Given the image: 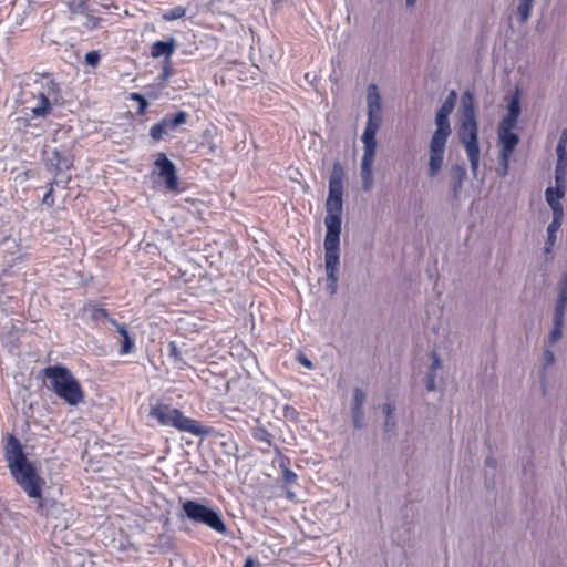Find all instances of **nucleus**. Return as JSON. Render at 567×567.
Instances as JSON below:
<instances>
[{
	"label": "nucleus",
	"instance_id": "obj_34",
	"mask_svg": "<svg viewBox=\"0 0 567 567\" xmlns=\"http://www.w3.org/2000/svg\"><path fill=\"white\" fill-rule=\"evenodd\" d=\"M85 62L95 68L97 66V64L100 63V60H101V55L97 51L93 50V51H90L85 54Z\"/></svg>",
	"mask_w": 567,
	"mask_h": 567
},
{
	"label": "nucleus",
	"instance_id": "obj_45",
	"mask_svg": "<svg viewBox=\"0 0 567 567\" xmlns=\"http://www.w3.org/2000/svg\"><path fill=\"white\" fill-rule=\"evenodd\" d=\"M169 357L174 358L175 360H181V352L174 342L169 343Z\"/></svg>",
	"mask_w": 567,
	"mask_h": 567
},
{
	"label": "nucleus",
	"instance_id": "obj_6",
	"mask_svg": "<svg viewBox=\"0 0 567 567\" xmlns=\"http://www.w3.org/2000/svg\"><path fill=\"white\" fill-rule=\"evenodd\" d=\"M150 416L162 426H171L181 432H187L195 436H207L210 427L203 426L199 421L184 415V413L167 403H157L151 406Z\"/></svg>",
	"mask_w": 567,
	"mask_h": 567
},
{
	"label": "nucleus",
	"instance_id": "obj_38",
	"mask_svg": "<svg viewBox=\"0 0 567 567\" xmlns=\"http://www.w3.org/2000/svg\"><path fill=\"white\" fill-rule=\"evenodd\" d=\"M109 322L116 327L117 332L121 334L123 339L130 336L128 330L126 329L125 324L118 323L115 319H109Z\"/></svg>",
	"mask_w": 567,
	"mask_h": 567
},
{
	"label": "nucleus",
	"instance_id": "obj_30",
	"mask_svg": "<svg viewBox=\"0 0 567 567\" xmlns=\"http://www.w3.org/2000/svg\"><path fill=\"white\" fill-rule=\"evenodd\" d=\"M517 125V120L505 115L498 126V132H512L513 128Z\"/></svg>",
	"mask_w": 567,
	"mask_h": 567
},
{
	"label": "nucleus",
	"instance_id": "obj_18",
	"mask_svg": "<svg viewBox=\"0 0 567 567\" xmlns=\"http://www.w3.org/2000/svg\"><path fill=\"white\" fill-rule=\"evenodd\" d=\"M364 400H365V393L357 388L354 390V393H353V419H354V424L355 426H359V417L361 416L362 414V405L364 403Z\"/></svg>",
	"mask_w": 567,
	"mask_h": 567
},
{
	"label": "nucleus",
	"instance_id": "obj_24",
	"mask_svg": "<svg viewBox=\"0 0 567 567\" xmlns=\"http://www.w3.org/2000/svg\"><path fill=\"white\" fill-rule=\"evenodd\" d=\"M130 100L137 102V115H144L147 112L148 109V102L147 100L140 93L133 92L128 96Z\"/></svg>",
	"mask_w": 567,
	"mask_h": 567
},
{
	"label": "nucleus",
	"instance_id": "obj_26",
	"mask_svg": "<svg viewBox=\"0 0 567 567\" xmlns=\"http://www.w3.org/2000/svg\"><path fill=\"white\" fill-rule=\"evenodd\" d=\"M519 114H520L519 97L517 95H514L508 103V111H507L506 115L518 121Z\"/></svg>",
	"mask_w": 567,
	"mask_h": 567
},
{
	"label": "nucleus",
	"instance_id": "obj_35",
	"mask_svg": "<svg viewBox=\"0 0 567 567\" xmlns=\"http://www.w3.org/2000/svg\"><path fill=\"white\" fill-rule=\"evenodd\" d=\"M566 144H567V132L564 131V133L561 134L559 142L557 144V147H556L557 156H559V154H561L563 156H567Z\"/></svg>",
	"mask_w": 567,
	"mask_h": 567
},
{
	"label": "nucleus",
	"instance_id": "obj_40",
	"mask_svg": "<svg viewBox=\"0 0 567 567\" xmlns=\"http://www.w3.org/2000/svg\"><path fill=\"white\" fill-rule=\"evenodd\" d=\"M102 19L95 16H87L85 27L89 29H97L101 27Z\"/></svg>",
	"mask_w": 567,
	"mask_h": 567
},
{
	"label": "nucleus",
	"instance_id": "obj_33",
	"mask_svg": "<svg viewBox=\"0 0 567 567\" xmlns=\"http://www.w3.org/2000/svg\"><path fill=\"white\" fill-rule=\"evenodd\" d=\"M394 410H395V406L391 403H386L383 406V411L386 414V420H385L386 430H389L390 426L394 425V423L392 422Z\"/></svg>",
	"mask_w": 567,
	"mask_h": 567
},
{
	"label": "nucleus",
	"instance_id": "obj_29",
	"mask_svg": "<svg viewBox=\"0 0 567 567\" xmlns=\"http://www.w3.org/2000/svg\"><path fill=\"white\" fill-rule=\"evenodd\" d=\"M134 349H135V342H134L133 338L131 336H128L122 340L118 353L121 355H126V354L132 353L134 351Z\"/></svg>",
	"mask_w": 567,
	"mask_h": 567
},
{
	"label": "nucleus",
	"instance_id": "obj_46",
	"mask_svg": "<svg viewBox=\"0 0 567 567\" xmlns=\"http://www.w3.org/2000/svg\"><path fill=\"white\" fill-rule=\"evenodd\" d=\"M426 389L427 391H434L435 390V373H429L426 378Z\"/></svg>",
	"mask_w": 567,
	"mask_h": 567
},
{
	"label": "nucleus",
	"instance_id": "obj_14",
	"mask_svg": "<svg viewBox=\"0 0 567 567\" xmlns=\"http://www.w3.org/2000/svg\"><path fill=\"white\" fill-rule=\"evenodd\" d=\"M175 48L176 43L174 38H169L167 41H155L151 45V56L154 59L165 56V60H169L175 52Z\"/></svg>",
	"mask_w": 567,
	"mask_h": 567
},
{
	"label": "nucleus",
	"instance_id": "obj_49",
	"mask_svg": "<svg viewBox=\"0 0 567 567\" xmlns=\"http://www.w3.org/2000/svg\"><path fill=\"white\" fill-rule=\"evenodd\" d=\"M299 362H300L303 367H306V368H308V369H311V368H312V363H311V361H310L309 359H307L306 357H301V358H299Z\"/></svg>",
	"mask_w": 567,
	"mask_h": 567
},
{
	"label": "nucleus",
	"instance_id": "obj_3",
	"mask_svg": "<svg viewBox=\"0 0 567 567\" xmlns=\"http://www.w3.org/2000/svg\"><path fill=\"white\" fill-rule=\"evenodd\" d=\"M60 84L50 73L39 75L31 89L23 93V104L30 112L31 118H47L53 112V106L61 102Z\"/></svg>",
	"mask_w": 567,
	"mask_h": 567
},
{
	"label": "nucleus",
	"instance_id": "obj_19",
	"mask_svg": "<svg viewBox=\"0 0 567 567\" xmlns=\"http://www.w3.org/2000/svg\"><path fill=\"white\" fill-rule=\"evenodd\" d=\"M564 217V209L561 204H556V207L554 206V213H553V220L549 224L547 228V233L553 235H556V231L560 228Z\"/></svg>",
	"mask_w": 567,
	"mask_h": 567
},
{
	"label": "nucleus",
	"instance_id": "obj_17",
	"mask_svg": "<svg viewBox=\"0 0 567 567\" xmlns=\"http://www.w3.org/2000/svg\"><path fill=\"white\" fill-rule=\"evenodd\" d=\"M567 305V272L561 279V288L555 307L554 320L564 321L565 308Z\"/></svg>",
	"mask_w": 567,
	"mask_h": 567
},
{
	"label": "nucleus",
	"instance_id": "obj_43",
	"mask_svg": "<svg viewBox=\"0 0 567 567\" xmlns=\"http://www.w3.org/2000/svg\"><path fill=\"white\" fill-rule=\"evenodd\" d=\"M544 361H545V364H544L545 369L554 363L555 355L551 350L547 349L544 351Z\"/></svg>",
	"mask_w": 567,
	"mask_h": 567
},
{
	"label": "nucleus",
	"instance_id": "obj_31",
	"mask_svg": "<svg viewBox=\"0 0 567 567\" xmlns=\"http://www.w3.org/2000/svg\"><path fill=\"white\" fill-rule=\"evenodd\" d=\"M68 7L72 13H80L86 10L87 2L86 0H70Z\"/></svg>",
	"mask_w": 567,
	"mask_h": 567
},
{
	"label": "nucleus",
	"instance_id": "obj_41",
	"mask_svg": "<svg viewBox=\"0 0 567 567\" xmlns=\"http://www.w3.org/2000/svg\"><path fill=\"white\" fill-rule=\"evenodd\" d=\"M565 176L566 172L555 171L556 187L565 190Z\"/></svg>",
	"mask_w": 567,
	"mask_h": 567
},
{
	"label": "nucleus",
	"instance_id": "obj_7",
	"mask_svg": "<svg viewBox=\"0 0 567 567\" xmlns=\"http://www.w3.org/2000/svg\"><path fill=\"white\" fill-rule=\"evenodd\" d=\"M449 116L450 114L440 111L436 113V130L430 143L429 174L432 177L437 175L443 165L446 141L451 134Z\"/></svg>",
	"mask_w": 567,
	"mask_h": 567
},
{
	"label": "nucleus",
	"instance_id": "obj_22",
	"mask_svg": "<svg viewBox=\"0 0 567 567\" xmlns=\"http://www.w3.org/2000/svg\"><path fill=\"white\" fill-rule=\"evenodd\" d=\"M186 14V9L182 6H176L167 11H165L163 14H162V19L164 21H173V20H177V19H182L184 18Z\"/></svg>",
	"mask_w": 567,
	"mask_h": 567
},
{
	"label": "nucleus",
	"instance_id": "obj_25",
	"mask_svg": "<svg viewBox=\"0 0 567 567\" xmlns=\"http://www.w3.org/2000/svg\"><path fill=\"white\" fill-rule=\"evenodd\" d=\"M456 97H457L456 92L454 90H452L449 93V95L445 99V101L442 104V106L439 109V111L443 112V113L451 114L453 112V110H454Z\"/></svg>",
	"mask_w": 567,
	"mask_h": 567
},
{
	"label": "nucleus",
	"instance_id": "obj_2",
	"mask_svg": "<svg viewBox=\"0 0 567 567\" xmlns=\"http://www.w3.org/2000/svg\"><path fill=\"white\" fill-rule=\"evenodd\" d=\"M3 457L14 482L30 498H42L44 480L38 474L34 464L28 460L23 445L12 433H6L1 439Z\"/></svg>",
	"mask_w": 567,
	"mask_h": 567
},
{
	"label": "nucleus",
	"instance_id": "obj_1",
	"mask_svg": "<svg viewBox=\"0 0 567 567\" xmlns=\"http://www.w3.org/2000/svg\"><path fill=\"white\" fill-rule=\"evenodd\" d=\"M343 181L344 169L340 162L332 165L329 178V194L326 202L327 215L324 225V265L327 271V288L331 293L337 291L338 271L340 264V234L343 208Z\"/></svg>",
	"mask_w": 567,
	"mask_h": 567
},
{
	"label": "nucleus",
	"instance_id": "obj_23",
	"mask_svg": "<svg viewBox=\"0 0 567 567\" xmlns=\"http://www.w3.org/2000/svg\"><path fill=\"white\" fill-rule=\"evenodd\" d=\"M252 437L258 442L266 443L268 446L272 445V434L265 427H256L252 431Z\"/></svg>",
	"mask_w": 567,
	"mask_h": 567
},
{
	"label": "nucleus",
	"instance_id": "obj_20",
	"mask_svg": "<svg viewBox=\"0 0 567 567\" xmlns=\"http://www.w3.org/2000/svg\"><path fill=\"white\" fill-rule=\"evenodd\" d=\"M50 161L52 165L55 167L56 173H60L64 169H70L72 166V163L65 156H63L62 153L59 152L58 150H54L52 152V157Z\"/></svg>",
	"mask_w": 567,
	"mask_h": 567
},
{
	"label": "nucleus",
	"instance_id": "obj_39",
	"mask_svg": "<svg viewBox=\"0 0 567 567\" xmlns=\"http://www.w3.org/2000/svg\"><path fill=\"white\" fill-rule=\"evenodd\" d=\"M109 322L116 327L117 332L121 334L123 339L130 336L128 330L126 329L125 324L118 323L115 319H109Z\"/></svg>",
	"mask_w": 567,
	"mask_h": 567
},
{
	"label": "nucleus",
	"instance_id": "obj_48",
	"mask_svg": "<svg viewBox=\"0 0 567 567\" xmlns=\"http://www.w3.org/2000/svg\"><path fill=\"white\" fill-rule=\"evenodd\" d=\"M259 563L252 557H247L243 567H258Z\"/></svg>",
	"mask_w": 567,
	"mask_h": 567
},
{
	"label": "nucleus",
	"instance_id": "obj_8",
	"mask_svg": "<svg viewBox=\"0 0 567 567\" xmlns=\"http://www.w3.org/2000/svg\"><path fill=\"white\" fill-rule=\"evenodd\" d=\"M182 509L189 520L204 524L220 535L228 534V528L218 511L193 499L183 502Z\"/></svg>",
	"mask_w": 567,
	"mask_h": 567
},
{
	"label": "nucleus",
	"instance_id": "obj_13",
	"mask_svg": "<svg viewBox=\"0 0 567 567\" xmlns=\"http://www.w3.org/2000/svg\"><path fill=\"white\" fill-rule=\"evenodd\" d=\"M368 117L369 118H382L381 96L379 89L375 84L368 86Z\"/></svg>",
	"mask_w": 567,
	"mask_h": 567
},
{
	"label": "nucleus",
	"instance_id": "obj_37",
	"mask_svg": "<svg viewBox=\"0 0 567 567\" xmlns=\"http://www.w3.org/2000/svg\"><path fill=\"white\" fill-rule=\"evenodd\" d=\"M173 75V63L172 60H165L163 65L162 79L167 80Z\"/></svg>",
	"mask_w": 567,
	"mask_h": 567
},
{
	"label": "nucleus",
	"instance_id": "obj_4",
	"mask_svg": "<svg viewBox=\"0 0 567 567\" xmlns=\"http://www.w3.org/2000/svg\"><path fill=\"white\" fill-rule=\"evenodd\" d=\"M460 142L463 144L471 169L474 175L480 166L478 124L476 120L474 96L466 91L462 100V120L457 131Z\"/></svg>",
	"mask_w": 567,
	"mask_h": 567
},
{
	"label": "nucleus",
	"instance_id": "obj_12",
	"mask_svg": "<svg viewBox=\"0 0 567 567\" xmlns=\"http://www.w3.org/2000/svg\"><path fill=\"white\" fill-rule=\"evenodd\" d=\"M382 118H369L365 130L362 134V142L364 144L363 157L375 158L377 141L375 135L381 126Z\"/></svg>",
	"mask_w": 567,
	"mask_h": 567
},
{
	"label": "nucleus",
	"instance_id": "obj_42",
	"mask_svg": "<svg viewBox=\"0 0 567 567\" xmlns=\"http://www.w3.org/2000/svg\"><path fill=\"white\" fill-rule=\"evenodd\" d=\"M566 168H567V156H563L561 154H559V156H557V163H556L555 171L566 172Z\"/></svg>",
	"mask_w": 567,
	"mask_h": 567
},
{
	"label": "nucleus",
	"instance_id": "obj_11",
	"mask_svg": "<svg viewBox=\"0 0 567 567\" xmlns=\"http://www.w3.org/2000/svg\"><path fill=\"white\" fill-rule=\"evenodd\" d=\"M158 175L165 179V186L169 190L178 189V176L174 163L167 158L165 153H159L154 162Z\"/></svg>",
	"mask_w": 567,
	"mask_h": 567
},
{
	"label": "nucleus",
	"instance_id": "obj_5",
	"mask_svg": "<svg viewBox=\"0 0 567 567\" xmlns=\"http://www.w3.org/2000/svg\"><path fill=\"white\" fill-rule=\"evenodd\" d=\"M41 373L50 380L53 392L69 405L76 406L84 401L85 393L81 383L65 365H49Z\"/></svg>",
	"mask_w": 567,
	"mask_h": 567
},
{
	"label": "nucleus",
	"instance_id": "obj_32",
	"mask_svg": "<svg viewBox=\"0 0 567 567\" xmlns=\"http://www.w3.org/2000/svg\"><path fill=\"white\" fill-rule=\"evenodd\" d=\"M530 10H532V2L526 1V0H522L519 6H518V12L520 14L522 21L527 20V18L530 14Z\"/></svg>",
	"mask_w": 567,
	"mask_h": 567
},
{
	"label": "nucleus",
	"instance_id": "obj_15",
	"mask_svg": "<svg viewBox=\"0 0 567 567\" xmlns=\"http://www.w3.org/2000/svg\"><path fill=\"white\" fill-rule=\"evenodd\" d=\"M81 311L83 313H89L90 316V319L97 323L102 320H107L109 319H112L109 315V311L102 307L101 305L94 302V301H87L83 305Z\"/></svg>",
	"mask_w": 567,
	"mask_h": 567
},
{
	"label": "nucleus",
	"instance_id": "obj_16",
	"mask_svg": "<svg viewBox=\"0 0 567 567\" xmlns=\"http://www.w3.org/2000/svg\"><path fill=\"white\" fill-rule=\"evenodd\" d=\"M373 163L374 158L362 157L361 162V178L362 188L368 192L373 185Z\"/></svg>",
	"mask_w": 567,
	"mask_h": 567
},
{
	"label": "nucleus",
	"instance_id": "obj_21",
	"mask_svg": "<svg viewBox=\"0 0 567 567\" xmlns=\"http://www.w3.org/2000/svg\"><path fill=\"white\" fill-rule=\"evenodd\" d=\"M565 190L560 187H548L545 192L546 200L548 205L550 206L551 210L554 212V206L556 207V204H561L560 199L564 197Z\"/></svg>",
	"mask_w": 567,
	"mask_h": 567
},
{
	"label": "nucleus",
	"instance_id": "obj_51",
	"mask_svg": "<svg viewBox=\"0 0 567 567\" xmlns=\"http://www.w3.org/2000/svg\"><path fill=\"white\" fill-rule=\"evenodd\" d=\"M415 1L416 0H406V4L412 7L414 6Z\"/></svg>",
	"mask_w": 567,
	"mask_h": 567
},
{
	"label": "nucleus",
	"instance_id": "obj_47",
	"mask_svg": "<svg viewBox=\"0 0 567 567\" xmlns=\"http://www.w3.org/2000/svg\"><path fill=\"white\" fill-rule=\"evenodd\" d=\"M555 240H556V235L551 236L550 234H548L547 241H546V247H545V250L547 252H549L551 250V248L554 247Z\"/></svg>",
	"mask_w": 567,
	"mask_h": 567
},
{
	"label": "nucleus",
	"instance_id": "obj_10",
	"mask_svg": "<svg viewBox=\"0 0 567 567\" xmlns=\"http://www.w3.org/2000/svg\"><path fill=\"white\" fill-rule=\"evenodd\" d=\"M501 144L498 175L504 177L509 169L511 157L519 143V137L513 132H497Z\"/></svg>",
	"mask_w": 567,
	"mask_h": 567
},
{
	"label": "nucleus",
	"instance_id": "obj_28",
	"mask_svg": "<svg viewBox=\"0 0 567 567\" xmlns=\"http://www.w3.org/2000/svg\"><path fill=\"white\" fill-rule=\"evenodd\" d=\"M563 324H564V321L554 320V326H553V329L549 334V343L554 344L561 338Z\"/></svg>",
	"mask_w": 567,
	"mask_h": 567
},
{
	"label": "nucleus",
	"instance_id": "obj_50",
	"mask_svg": "<svg viewBox=\"0 0 567 567\" xmlns=\"http://www.w3.org/2000/svg\"><path fill=\"white\" fill-rule=\"evenodd\" d=\"M486 464H487L488 466L494 467V466H495V464H496V462H495L493 458H487V460H486Z\"/></svg>",
	"mask_w": 567,
	"mask_h": 567
},
{
	"label": "nucleus",
	"instance_id": "obj_36",
	"mask_svg": "<svg viewBox=\"0 0 567 567\" xmlns=\"http://www.w3.org/2000/svg\"><path fill=\"white\" fill-rule=\"evenodd\" d=\"M282 478L286 484H292L297 480V474L288 467H284Z\"/></svg>",
	"mask_w": 567,
	"mask_h": 567
},
{
	"label": "nucleus",
	"instance_id": "obj_27",
	"mask_svg": "<svg viewBox=\"0 0 567 567\" xmlns=\"http://www.w3.org/2000/svg\"><path fill=\"white\" fill-rule=\"evenodd\" d=\"M55 184H56L55 179L51 181L49 183L48 190L43 195L42 204L47 205L48 207H52L55 204V198H54V185Z\"/></svg>",
	"mask_w": 567,
	"mask_h": 567
},
{
	"label": "nucleus",
	"instance_id": "obj_9",
	"mask_svg": "<svg viewBox=\"0 0 567 567\" xmlns=\"http://www.w3.org/2000/svg\"><path fill=\"white\" fill-rule=\"evenodd\" d=\"M188 114L185 111H178L175 114H166L159 122L155 123L150 128V136L153 141L159 142L164 136L168 135L171 131L185 124Z\"/></svg>",
	"mask_w": 567,
	"mask_h": 567
},
{
	"label": "nucleus",
	"instance_id": "obj_44",
	"mask_svg": "<svg viewBox=\"0 0 567 567\" xmlns=\"http://www.w3.org/2000/svg\"><path fill=\"white\" fill-rule=\"evenodd\" d=\"M440 368H441L440 357H439V354L435 351H433L432 352V365H431V371L430 372L431 373H435V371L437 369H440Z\"/></svg>",
	"mask_w": 567,
	"mask_h": 567
}]
</instances>
